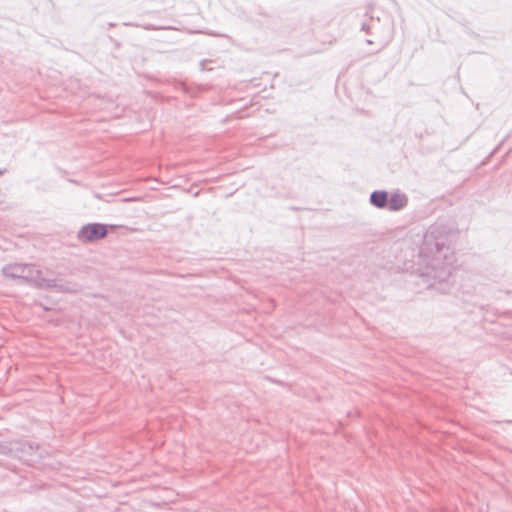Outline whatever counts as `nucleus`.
Returning a JSON list of instances; mask_svg holds the SVG:
<instances>
[{"label": "nucleus", "mask_w": 512, "mask_h": 512, "mask_svg": "<svg viewBox=\"0 0 512 512\" xmlns=\"http://www.w3.org/2000/svg\"><path fill=\"white\" fill-rule=\"evenodd\" d=\"M453 233L443 224L431 225L423 236L419 251V265L421 276L426 278L429 287L435 282L431 279L446 281L454 270L455 257L450 247Z\"/></svg>", "instance_id": "nucleus-1"}, {"label": "nucleus", "mask_w": 512, "mask_h": 512, "mask_svg": "<svg viewBox=\"0 0 512 512\" xmlns=\"http://www.w3.org/2000/svg\"><path fill=\"white\" fill-rule=\"evenodd\" d=\"M2 274L5 278L19 283L36 287L50 286L49 281L42 276V272L34 264L10 263L3 266Z\"/></svg>", "instance_id": "nucleus-2"}, {"label": "nucleus", "mask_w": 512, "mask_h": 512, "mask_svg": "<svg viewBox=\"0 0 512 512\" xmlns=\"http://www.w3.org/2000/svg\"><path fill=\"white\" fill-rule=\"evenodd\" d=\"M107 226L100 223H89L80 228L77 239L82 243H92L107 236Z\"/></svg>", "instance_id": "nucleus-3"}, {"label": "nucleus", "mask_w": 512, "mask_h": 512, "mask_svg": "<svg viewBox=\"0 0 512 512\" xmlns=\"http://www.w3.org/2000/svg\"><path fill=\"white\" fill-rule=\"evenodd\" d=\"M407 205V198L404 194L401 193H393L390 198H388L387 208L390 211H399L403 209Z\"/></svg>", "instance_id": "nucleus-4"}, {"label": "nucleus", "mask_w": 512, "mask_h": 512, "mask_svg": "<svg viewBox=\"0 0 512 512\" xmlns=\"http://www.w3.org/2000/svg\"><path fill=\"white\" fill-rule=\"evenodd\" d=\"M388 193L382 190L373 191L370 195V203L376 208L387 207Z\"/></svg>", "instance_id": "nucleus-5"}, {"label": "nucleus", "mask_w": 512, "mask_h": 512, "mask_svg": "<svg viewBox=\"0 0 512 512\" xmlns=\"http://www.w3.org/2000/svg\"><path fill=\"white\" fill-rule=\"evenodd\" d=\"M6 449H7V446H6V445H4V444H1V443H0V452H1V453H5V452H6Z\"/></svg>", "instance_id": "nucleus-6"}, {"label": "nucleus", "mask_w": 512, "mask_h": 512, "mask_svg": "<svg viewBox=\"0 0 512 512\" xmlns=\"http://www.w3.org/2000/svg\"><path fill=\"white\" fill-rule=\"evenodd\" d=\"M204 64H205V62H204V61H202V62L200 63V65H201V68H202V69H204Z\"/></svg>", "instance_id": "nucleus-7"}, {"label": "nucleus", "mask_w": 512, "mask_h": 512, "mask_svg": "<svg viewBox=\"0 0 512 512\" xmlns=\"http://www.w3.org/2000/svg\"><path fill=\"white\" fill-rule=\"evenodd\" d=\"M2 174H3V171H2V170H0V175H2Z\"/></svg>", "instance_id": "nucleus-8"}]
</instances>
